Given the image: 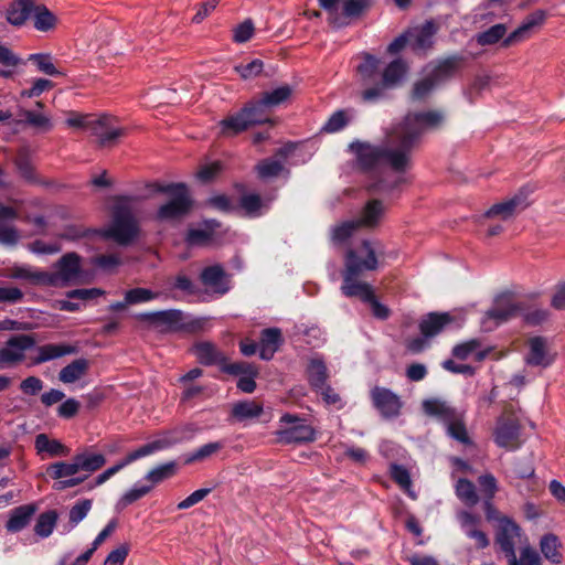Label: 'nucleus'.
I'll return each mask as SVG.
<instances>
[{
  "label": "nucleus",
  "instance_id": "nucleus-49",
  "mask_svg": "<svg viewBox=\"0 0 565 565\" xmlns=\"http://www.w3.org/2000/svg\"><path fill=\"white\" fill-rule=\"evenodd\" d=\"M79 471L95 472L106 463V458L102 454L82 452L76 455Z\"/></svg>",
  "mask_w": 565,
  "mask_h": 565
},
{
  "label": "nucleus",
  "instance_id": "nucleus-9",
  "mask_svg": "<svg viewBox=\"0 0 565 565\" xmlns=\"http://www.w3.org/2000/svg\"><path fill=\"white\" fill-rule=\"evenodd\" d=\"M321 9L328 13V22L333 28H343L350 19L359 18L369 11L374 0H318Z\"/></svg>",
  "mask_w": 565,
  "mask_h": 565
},
{
  "label": "nucleus",
  "instance_id": "nucleus-54",
  "mask_svg": "<svg viewBox=\"0 0 565 565\" xmlns=\"http://www.w3.org/2000/svg\"><path fill=\"white\" fill-rule=\"evenodd\" d=\"M519 317H522L529 326H540L548 320L550 311L544 308L531 307L526 302V309L522 310Z\"/></svg>",
  "mask_w": 565,
  "mask_h": 565
},
{
  "label": "nucleus",
  "instance_id": "nucleus-15",
  "mask_svg": "<svg viewBox=\"0 0 565 565\" xmlns=\"http://www.w3.org/2000/svg\"><path fill=\"white\" fill-rule=\"evenodd\" d=\"M291 94L292 88L289 85H282L273 90L264 92L258 99L250 100V104L266 124L270 121L268 111L289 99Z\"/></svg>",
  "mask_w": 565,
  "mask_h": 565
},
{
  "label": "nucleus",
  "instance_id": "nucleus-48",
  "mask_svg": "<svg viewBox=\"0 0 565 565\" xmlns=\"http://www.w3.org/2000/svg\"><path fill=\"white\" fill-rule=\"evenodd\" d=\"M508 565H541L540 554L531 546L521 548L520 557H516L515 550L511 554H507Z\"/></svg>",
  "mask_w": 565,
  "mask_h": 565
},
{
  "label": "nucleus",
  "instance_id": "nucleus-30",
  "mask_svg": "<svg viewBox=\"0 0 565 565\" xmlns=\"http://www.w3.org/2000/svg\"><path fill=\"white\" fill-rule=\"evenodd\" d=\"M220 224L215 220H206L203 227L190 228L186 233L185 241L190 246H204L207 245L213 237L214 230Z\"/></svg>",
  "mask_w": 565,
  "mask_h": 565
},
{
  "label": "nucleus",
  "instance_id": "nucleus-38",
  "mask_svg": "<svg viewBox=\"0 0 565 565\" xmlns=\"http://www.w3.org/2000/svg\"><path fill=\"white\" fill-rule=\"evenodd\" d=\"M10 278L24 279L33 284H49L51 282L50 276L46 273L34 270L31 266H13L10 269Z\"/></svg>",
  "mask_w": 565,
  "mask_h": 565
},
{
  "label": "nucleus",
  "instance_id": "nucleus-21",
  "mask_svg": "<svg viewBox=\"0 0 565 565\" xmlns=\"http://www.w3.org/2000/svg\"><path fill=\"white\" fill-rule=\"evenodd\" d=\"M200 280L205 287L221 295L226 294L231 288L230 276L220 264L205 267L200 274Z\"/></svg>",
  "mask_w": 565,
  "mask_h": 565
},
{
  "label": "nucleus",
  "instance_id": "nucleus-41",
  "mask_svg": "<svg viewBox=\"0 0 565 565\" xmlns=\"http://www.w3.org/2000/svg\"><path fill=\"white\" fill-rule=\"evenodd\" d=\"M57 519L58 514L55 510L41 513L34 525V533L42 539L49 537L56 526Z\"/></svg>",
  "mask_w": 565,
  "mask_h": 565
},
{
  "label": "nucleus",
  "instance_id": "nucleus-55",
  "mask_svg": "<svg viewBox=\"0 0 565 565\" xmlns=\"http://www.w3.org/2000/svg\"><path fill=\"white\" fill-rule=\"evenodd\" d=\"M93 502L90 499H83L76 502L70 510L68 513V522L71 527H75L79 522H82L90 511Z\"/></svg>",
  "mask_w": 565,
  "mask_h": 565
},
{
  "label": "nucleus",
  "instance_id": "nucleus-36",
  "mask_svg": "<svg viewBox=\"0 0 565 565\" xmlns=\"http://www.w3.org/2000/svg\"><path fill=\"white\" fill-rule=\"evenodd\" d=\"M263 413V405L255 401L238 402L232 408V416L238 422L258 418Z\"/></svg>",
  "mask_w": 565,
  "mask_h": 565
},
{
  "label": "nucleus",
  "instance_id": "nucleus-1",
  "mask_svg": "<svg viewBox=\"0 0 565 565\" xmlns=\"http://www.w3.org/2000/svg\"><path fill=\"white\" fill-rule=\"evenodd\" d=\"M362 62L356 67L365 88L361 93V99L364 103L375 104L387 97L388 90L402 86L408 75L409 65L397 57L391 61L381 72L377 81L381 61L371 53L361 54Z\"/></svg>",
  "mask_w": 565,
  "mask_h": 565
},
{
  "label": "nucleus",
  "instance_id": "nucleus-5",
  "mask_svg": "<svg viewBox=\"0 0 565 565\" xmlns=\"http://www.w3.org/2000/svg\"><path fill=\"white\" fill-rule=\"evenodd\" d=\"M445 115L440 110H428L408 114L402 122L394 126L396 136L412 154L422 136L444 125Z\"/></svg>",
  "mask_w": 565,
  "mask_h": 565
},
{
  "label": "nucleus",
  "instance_id": "nucleus-7",
  "mask_svg": "<svg viewBox=\"0 0 565 565\" xmlns=\"http://www.w3.org/2000/svg\"><path fill=\"white\" fill-rule=\"evenodd\" d=\"M546 14L542 10H537L525 18L521 25L504 38L508 28L503 23H498L483 32L476 35L477 43L481 46L493 45L503 39L502 45L504 47L511 46L515 43L522 42L530 36L533 28L540 26L544 23Z\"/></svg>",
  "mask_w": 565,
  "mask_h": 565
},
{
  "label": "nucleus",
  "instance_id": "nucleus-24",
  "mask_svg": "<svg viewBox=\"0 0 565 565\" xmlns=\"http://www.w3.org/2000/svg\"><path fill=\"white\" fill-rule=\"evenodd\" d=\"M455 321L448 312H429L419 322V331L424 338H433L443 332Z\"/></svg>",
  "mask_w": 565,
  "mask_h": 565
},
{
  "label": "nucleus",
  "instance_id": "nucleus-50",
  "mask_svg": "<svg viewBox=\"0 0 565 565\" xmlns=\"http://www.w3.org/2000/svg\"><path fill=\"white\" fill-rule=\"evenodd\" d=\"M223 447H224V444L222 441H214V443L205 444V445L201 446L200 448H198L196 450H194L193 452L186 455V457L184 458V463L190 465L195 461H203V460L210 458L211 456L215 455Z\"/></svg>",
  "mask_w": 565,
  "mask_h": 565
},
{
  "label": "nucleus",
  "instance_id": "nucleus-61",
  "mask_svg": "<svg viewBox=\"0 0 565 565\" xmlns=\"http://www.w3.org/2000/svg\"><path fill=\"white\" fill-rule=\"evenodd\" d=\"M158 294L147 288H132L126 291V300L130 305L147 302L156 299Z\"/></svg>",
  "mask_w": 565,
  "mask_h": 565
},
{
  "label": "nucleus",
  "instance_id": "nucleus-37",
  "mask_svg": "<svg viewBox=\"0 0 565 565\" xmlns=\"http://www.w3.org/2000/svg\"><path fill=\"white\" fill-rule=\"evenodd\" d=\"M445 427L447 435L452 439L463 445L472 444L463 422V415L461 413H457L454 418L445 424Z\"/></svg>",
  "mask_w": 565,
  "mask_h": 565
},
{
  "label": "nucleus",
  "instance_id": "nucleus-42",
  "mask_svg": "<svg viewBox=\"0 0 565 565\" xmlns=\"http://www.w3.org/2000/svg\"><path fill=\"white\" fill-rule=\"evenodd\" d=\"M35 448L39 452H47L51 457L66 456L68 449L58 440L50 439L45 434L35 437Z\"/></svg>",
  "mask_w": 565,
  "mask_h": 565
},
{
  "label": "nucleus",
  "instance_id": "nucleus-8",
  "mask_svg": "<svg viewBox=\"0 0 565 565\" xmlns=\"http://www.w3.org/2000/svg\"><path fill=\"white\" fill-rule=\"evenodd\" d=\"M153 186L157 192L170 195V200L157 211L159 221H177L190 213L193 200L184 183H156Z\"/></svg>",
  "mask_w": 565,
  "mask_h": 565
},
{
  "label": "nucleus",
  "instance_id": "nucleus-4",
  "mask_svg": "<svg viewBox=\"0 0 565 565\" xmlns=\"http://www.w3.org/2000/svg\"><path fill=\"white\" fill-rule=\"evenodd\" d=\"M196 427L192 424H186L180 427H177L168 433H166L161 438L153 440L151 443H148L138 449L129 452L126 458H124L117 465L109 467L104 472L98 475L95 479L93 487H98L105 483L108 479H110L114 475H116L118 471H120L122 468L128 466L129 463L149 456L158 450L171 447L175 444H180L184 440L191 439L194 434L196 433Z\"/></svg>",
  "mask_w": 565,
  "mask_h": 565
},
{
  "label": "nucleus",
  "instance_id": "nucleus-59",
  "mask_svg": "<svg viewBox=\"0 0 565 565\" xmlns=\"http://www.w3.org/2000/svg\"><path fill=\"white\" fill-rule=\"evenodd\" d=\"M15 166L24 180L30 183H36L39 181L35 170L25 152H19L18 157L15 158Z\"/></svg>",
  "mask_w": 565,
  "mask_h": 565
},
{
  "label": "nucleus",
  "instance_id": "nucleus-34",
  "mask_svg": "<svg viewBox=\"0 0 565 565\" xmlns=\"http://www.w3.org/2000/svg\"><path fill=\"white\" fill-rule=\"evenodd\" d=\"M81 270V257L76 253H67L57 262V273L65 281L75 280Z\"/></svg>",
  "mask_w": 565,
  "mask_h": 565
},
{
  "label": "nucleus",
  "instance_id": "nucleus-32",
  "mask_svg": "<svg viewBox=\"0 0 565 565\" xmlns=\"http://www.w3.org/2000/svg\"><path fill=\"white\" fill-rule=\"evenodd\" d=\"M530 351L526 356V362L530 365L547 366L551 364L552 359L547 356L546 340L543 337H534L529 342Z\"/></svg>",
  "mask_w": 565,
  "mask_h": 565
},
{
  "label": "nucleus",
  "instance_id": "nucleus-16",
  "mask_svg": "<svg viewBox=\"0 0 565 565\" xmlns=\"http://www.w3.org/2000/svg\"><path fill=\"white\" fill-rule=\"evenodd\" d=\"M526 309V300H513L510 297H499L494 306L486 312V318L495 321V326L507 322L521 315Z\"/></svg>",
  "mask_w": 565,
  "mask_h": 565
},
{
  "label": "nucleus",
  "instance_id": "nucleus-6",
  "mask_svg": "<svg viewBox=\"0 0 565 565\" xmlns=\"http://www.w3.org/2000/svg\"><path fill=\"white\" fill-rule=\"evenodd\" d=\"M132 198L117 196L111 214V223L104 235L119 245H129L139 234L138 221L135 216Z\"/></svg>",
  "mask_w": 565,
  "mask_h": 565
},
{
  "label": "nucleus",
  "instance_id": "nucleus-12",
  "mask_svg": "<svg viewBox=\"0 0 565 565\" xmlns=\"http://www.w3.org/2000/svg\"><path fill=\"white\" fill-rule=\"evenodd\" d=\"M35 338L20 333L11 335L0 348V369L15 366L25 360V352L35 347Z\"/></svg>",
  "mask_w": 565,
  "mask_h": 565
},
{
  "label": "nucleus",
  "instance_id": "nucleus-17",
  "mask_svg": "<svg viewBox=\"0 0 565 565\" xmlns=\"http://www.w3.org/2000/svg\"><path fill=\"white\" fill-rule=\"evenodd\" d=\"M374 407L384 418H395L401 414V397L388 388L375 386L371 391Z\"/></svg>",
  "mask_w": 565,
  "mask_h": 565
},
{
  "label": "nucleus",
  "instance_id": "nucleus-40",
  "mask_svg": "<svg viewBox=\"0 0 565 565\" xmlns=\"http://www.w3.org/2000/svg\"><path fill=\"white\" fill-rule=\"evenodd\" d=\"M195 354L200 363L204 365H215L224 361L223 354L210 342L196 344Z\"/></svg>",
  "mask_w": 565,
  "mask_h": 565
},
{
  "label": "nucleus",
  "instance_id": "nucleus-3",
  "mask_svg": "<svg viewBox=\"0 0 565 565\" xmlns=\"http://www.w3.org/2000/svg\"><path fill=\"white\" fill-rule=\"evenodd\" d=\"M362 249L366 255L364 259L353 249L347 252L341 290L347 297H358L366 302L372 299L374 291L369 284L360 281L358 278L364 270H375L379 262L376 252L369 241L362 242Z\"/></svg>",
  "mask_w": 565,
  "mask_h": 565
},
{
  "label": "nucleus",
  "instance_id": "nucleus-22",
  "mask_svg": "<svg viewBox=\"0 0 565 565\" xmlns=\"http://www.w3.org/2000/svg\"><path fill=\"white\" fill-rule=\"evenodd\" d=\"M527 205L526 193L521 190L513 198L492 205L484 215L486 217L499 216L502 220H508L516 212L523 211Z\"/></svg>",
  "mask_w": 565,
  "mask_h": 565
},
{
  "label": "nucleus",
  "instance_id": "nucleus-57",
  "mask_svg": "<svg viewBox=\"0 0 565 565\" xmlns=\"http://www.w3.org/2000/svg\"><path fill=\"white\" fill-rule=\"evenodd\" d=\"M152 489V486H138L136 484L134 488H131L129 491H127L117 502V509L122 510L129 504L136 502L137 500L141 499L146 494H148Z\"/></svg>",
  "mask_w": 565,
  "mask_h": 565
},
{
  "label": "nucleus",
  "instance_id": "nucleus-35",
  "mask_svg": "<svg viewBox=\"0 0 565 565\" xmlns=\"http://www.w3.org/2000/svg\"><path fill=\"white\" fill-rule=\"evenodd\" d=\"M89 369L88 360L81 358L72 361L58 373V380L64 384H72L82 379Z\"/></svg>",
  "mask_w": 565,
  "mask_h": 565
},
{
  "label": "nucleus",
  "instance_id": "nucleus-64",
  "mask_svg": "<svg viewBox=\"0 0 565 565\" xmlns=\"http://www.w3.org/2000/svg\"><path fill=\"white\" fill-rule=\"evenodd\" d=\"M481 343L477 339L457 344L452 349V355L459 360L468 359L473 352L480 348Z\"/></svg>",
  "mask_w": 565,
  "mask_h": 565
},
{
  "label": "nucleus",
  "instance_id": "nucleus-52",
  "mask_svg": "<svg viewBox=\"0 0 565 565\" xmlns=\"http://www.w3.org/2000/svg\"><path fill=\"white\" fill-rule=\"evenodd\" d=\"M23 118L26 125L35 129H39L43 132L50 131L53 128L51 118L42 113H38L34 110H24Z\"/></svg>",
  "mask_w": 565,
  "mask_h": 565
},
{
  "label": "nucleus",
  "instance_id": "nucleus-27",
  "mask_svg": "<svg viewBox=\"0 0 565 565\" xmlns=\"http://www.w3.org/2000/svg\"><path fill=\"white\" fill-rule=\"evenodd\" d=\"M77 348L71 344H44L36 348L38 355L32 359L33 365H39L64 355L77 353Z\"/></svg>",
  "mask_w": 565,
  "mask_h": 565
},
{
  "label": "nucleus",
  "instance_id": "nucleus-56",
  "mask_svg": "<svg viewBox=\"0 0 565 565\" xmlns=\"http://www.w3.org/2000/svg\"><path fill=\"white\" fill-rule=\"evenodd\" d=\"M29 61H32L38 70L50 76H57L62 73L55 67L52 62V56L44 53H35L29 56Z\"/></svg>",
  "mask_w": 565,
  "mask_h": 565
},
{
  "label": "nucleus",
  "instance_id": "nucleus-62",
  "mask_svg": "<svg viewBox=\"0 0 565 565\" xmlns=\"http://www.w3.org/2000/svg\"><path fill=\"white\" fill-rule=\"evenodd\" d=\"M349 121L345 110H337L333 113L326 125L323 126V130L327 132H337L343 129Z\"/></svg>",
  "mask_w": 565,
  "mask_h": 565
},
{
  "label": "nucleus",
  "instance_id": "nucleus-14",
  "mask_svg": "<svg viewBox=\"0 0 565 565\" xmlns=\"http://www.w3.org/2000/svg\"><path fill=\"white\" fill-rule=\"evenodd\" d=\"M521 426L518 418L512 414H504L498 418L494 430L495 444L508 450H515L522 445Z\"/></svg>",
  "mask_w": 565,
  "mask_h": 565
},
{
  "label": "nucleus",
  "instance_id": "nucleus-13",
  "mask_svg": "<svg viewBox=\"0 0 565 565\" xmlns=\"http://www.w3.org/2000/svg\"><path fill=\"white\" fill-rule=\"evenodd\" d=\"M88 132L96 138L99 147H114L126 130L118 125L116 117L109 115L94 116Z\"/></svg>",
  "mask_w": 565,
  "mask_h": 565
},
{
  "label": "nucleus",
  "instance_id": "nucleus-44",
  "mask_svg": "<svg viewBox=\"0 0 565 565\" xmlns=\"http://www.w3.org/2000/svg\"><path fill=\"white\" fill-rule=\"evenodd\" d=\"M179 466L175 461H169L163 465H160L152 470H150L145 479L150 481V486L158 484L171 477H173L178 472Z\"/></svg>",
  "mask_w": 565,
  "mask_h": 565
},
{
  "label": "nucleus",
  "instance_id": "nucleus-31",
  "mask_svg": "<svg viewBox=\"0 0 565 565\" xmlns=\"http://www.w3.org/2000/svg\"><path fill=\"white\" fill-rule=\"evenodd\" d=\"M138 320L147 321L153 326H174L182 320V312L177 309L143 312L136 316Z\"/></svg>",
  "mask_w": 565,
  "mask_h": 565
},
{
  "label": "nucleus",
  "instance_id": "nucleus-11",
  "mask_svg": "<svg viewBox=\"0 0 565 565\" xmlns=\"http://www.w3.org/2000/svg\"><path fill=\"white\" fill-rule=\"evenodd\" d=\"M262 124L264 121L249 102L241 110L226 116L218 122L220 135L223 137H234L250 127Z\"/></svg>",
  "mask_w": 565,
  "mask_h": 565
},
{
  "label": "nucleus",
  "instance_id": "nucleus-39",
  "mask_svg": "<svg viewBox=\"0 0 565 565\" xmlns=\"http://www.w3.org/2000/svg\"><path fill=\"white\" fill-rule=\"evenodd\" d=\"M34 28L40 32H47L56 26L57 18L44 4L34 7Z\"/></svg>",
  "mask_w": 565,
  "mask_h": 565
},
{
  "label": "nucleus",
  "instance_id": "nucleus-26",
  "mask_svg": "<svg viewBox=\"0 0 565 565\" xmlns=\"http://www.w3.org/2000/svg\"><path fill=\"white\" fill-rule=\"evenodd\" d=\"M282 341V333L279 328L264 329L259 338V358L265 361L271 360Z\"/></svg>",
  "mask_w": 565,
  "mask_h": 565
},
{
  "label": "nucleus",
  "instance_id": "nucleus-23",
  "mask_svg": "<svg viewBox=\"0 0 565 565\" xmlns=\"http://www.w3.org/2000/svg\"><path fill=\"white\" fill-rule=\"evenodd\" d=\"M466 58L462 55L454 54L439 60L431 67L428 74L434 78L437 85L451 78L463 65Z\"/></svg>",
  "mask_w": 565,
  "mask_h": 565
},
{
  "label": "nucleus",
  "instance_id": "nucleus-47",
  "mask_svg": "<svg viewBox=\"0 0 565 565\" xmlns=\"http://www.w3.org/2000/svg\"><path fill=\"white\" fill-rule=\"evenodd\" d=\"M457 497L468 507H475L479 502L475 484L465 478H460L456 484Z\"/></svg>",
  "mask_w": 565,
  "mask_h": 565
},
{
  "label": "nucleus",
  "instance_id": "nucleus-2",
  "mask_svg": "<svg viewBox=\"0 0 565 565\" xmlns=\"http://www.w3.org/2000/svg\"><path fill=\"white\" fill-rule=\"evenodd\" d=\"M354 152L359 168L367 173L377 172L384 166H388L396 172H405L411 167V153L405 145L396 136L394 127L386 135L381 146L369 142L353 141L350 145Z\"/></svg>",
  "mask_w": 565,
  "mask_h": 565
},
{
  "label": "nucleus",
  "instance_id": "nucleus-43",
  "mask_svg": "<svg viewBox=\"0 0 565 565\" xmlns=\"http://www.w3.org/2000/svg\"><path fill=\"white\" fill-rule=\"evenodd\" d=\"M559 546L558 537L551 533L543 535L540 542L542 554L553 564H559L562 561V554L558 551Z\"/></svg>",
  "mask_w": 565,
  "mask_h": 565
},
{
  "label": "nucleus",
  "instance_id": "nucleus-58",
  "mask_svg": "<svg viewBox=\"0 0 565 565\" xmlns=\"http://www.w3.org/2000/svg\"><path fill=\"white\" fill-rule=\"evenodd\" d=\"M284 170V164L279 160L265 159L256 166L258 177L262 179H269L278 177Z\"/></svg>",
  "mask_w": 565,
  "mask_h": 565
},
{
  "label": "nucleus",
  "instance_id": "nucleus-46",
  "mask_svg": "<svg viewBox=\"0 0 565 565\" xmlns=\"http://www.w3.org/2000/svg\"><path fill=\"white\" fill-rule=\"evenodd\" d=\"M437 86V83L427 73L423 78L414 83L411 92V98L416 102H423L429 97Z\"/></svg>",
  "mask_w": 565,
  "mask_h": 565
},
{
  "label": "nucleus",
  "instance_id": "nucleus-10",
  "mask_svg": "<svg viewBox=\"0 0 565 565\" xmlns=\"http://www.w3.org/2000/svg\"><path fill=\"white\" fill-rule=\"evenodd\" d=\"M280 423L289 426L276 431L278 443L289 445L316 440V430L305 419L286 413L280 417Z\"/></svg>",
  "mask_w": 565,
  "mask_h": 565
},
{
  "label": "nucleus",
  "instance_id": "nucleus-25",
  "mask_svg": "<svg viewBox=\"0 0 565 565\" xmlns=\"http://www.w3.org/2000/svg\"><path fill=\"white\" fill-rule=\"evenodd\" d=\"M33 0H13L6 10V20L12 26L20 28L26 23L34 11Z\"/></svg>",
  "mask_w": 565,
  "mask_h": 565
},
{
  "label": "nucleus",
  "instance_id": "nucleus-20",
  "mask_svg": "<svg viewBox=\"0 0 565 565\" xmlns=\"http://www.w3.org/2000/svg\"><path fill=\"white\" fill-rule=\"evenodd\" d=\"M438 26L433 21H426L408 31L411 46L415 52H427L434 46Z\"/></svg>",
  "mask_w": 565,
  "mask_h": 565
},
{
  "label": "nucleus",
  "instance_id": "nucleus-53",
  "mask_svg": "<svg viewBox=\"0 0 565 565\" xmlns=\"http://www.w3.org/2000/svg\"><path fill=\"white\" fill-rule=\"evenodd\" d=\"M239 207L245 212L247 216H259L260 210L263 207L260 195L256 193L243 194L239 200Z\"/></svg>",
  "mask_w": 565,
  "mask_h": 565
},
{
  "label": "nucleus",
  "instance_id": "nucleus-60",
  "mask_svg": "<svg viewBox=\"0 0 565 565\" xmlns=\"http://www.w3.org/2000/svg\"><path fill=\"white\" fill-rule=\"evenodd\" d=\"M390 476L396 482L401 489L405 491H409L412 487V480L408 470L397 463H392L390 466Z\"/></svg>",
  "mask_w": 565,
  "mask_h": 565
},
{
  "label": "nucleus",
  "instance_id": "nucleus-63",
  "mask_svg": "<svg viewBox=\"0 0 565 565\" xmlns=\"http://www.w3.org/2000/svg\"><path fill=\"white\" fill-rule=\"evenodd\" d=\"M264 63L262 60L255 58L246 64L235 66V71L245 79L259 75L263 71Z\"/></svg>",
  "mask_w": 565,
  "mask_h": 565
},
{
  "label": "nucleus",
  "instance_id": "nucleus-45",
  "mask_svg": "<svg viewBox=\"0 0 565 565\" xmlns=\"http://www.w3.org/2000/svg\"><path fill=\"white\" fill-rule=\"evenodd\" d=\"M46 471H47L49 476L55 480L66 478V477H73L74 475H76L79 471L76 456H74L72 462L58 461V462L51 463L47 467Z\"/></svg>",
  "mask_w": 565,
  "mask_h": 565
},
{
  "label": "nucleus",
  "instance_id": "nucleus-18",
  "mask_svg": "<svg viewBox=\"0 0 565 565\" xmlns=\"http://www.w3.org/2000/svg\"><path fill=\"white\" fill-rule=\"evenodd\" d=\"M498 522L495 543L504 555H512L515 550V539L521 534V527L508 516H501Z\"/></svg>",
  "mask_w": 565,
  "mask_h": 565
},
{
  "label": "nucleus",
  "instance_id": "nucleus-19",
  "mask_svg": "<svg viewBox=\"0 0 565 565\" xmlns=\"http://www.w3.org/2000/svg\"><path fill=\"white\" fill-rule=\"evenodd\" d=\"M36 511L38 505L35 503L22 504L12 509L4 524L7 532L19 533L26 529L32 522Z\"/></svg>",
  "mask_w": 565,
  "mask_h": 565
},
{
  "label": "nucleus",
  "instance_id": "nucleus-33",
  "mask_svg": "<svg viewBox=\"0 0 565 565\" xmlns=\"http://www.w3.org/2000/svg\"><path fill=\"white\" fill-rule=\"evenodd\" d=\"M383 214L384 205L382 201L374 199L365 204L361 217L354 221L359 223V227L372 228L379 225Z\"/></svg>",
  "mask_w": 565,
  "mask_h": 565
},
{
  "label": "nucleus",
  "instance_id": "nucleus-51",
  "mask_svg": "<svg viewBox=\"0 0 565 565\" xmlns=\"http://www.w3.org/2000/svg\"><path fill=\"white\" fill-rule=\"evenodd\" d=\"M360 228L359 223L353 221H345L337 226H333L331 230V241L334 244H343L345 243L354 232Z\"/></svg>",
  "mask_w": 565,
  "mask_h": 565
},
{
  "label": "nucleus",
  "instance_id": "nucleus-29",
  "mask_svg": "<svg viewBox=\"0 0 565 565\" xmlns=\"http://www.w3.org/2000/svg\"><path fill=\"white\" fill-rule=\"evenodd\" d=\"M306 372L308 382L313 390L323 387L328 382V367L323 359L320 356H315L309 360Z\"/></svg>",
  "mask_w": 565,
  "mask_h": 565
},
{
  "label": "nucleus",
  "instance_id": "nucleus-28",
  "mask_svg": "<svg viewBox=\"0 0 565 565\" xmlns=\"http://www.w3.org/2000/svg\"><path fill=\"white\" fill-rule=\"evenodd\" d=\"M422 406L426 415L437 418L444 425L454 418L457 413H459L446 401L439 398L425 399Z\"/></svg>",
  "mask_w": 565,
  "mask_h": 565
}]
</instances>
